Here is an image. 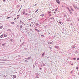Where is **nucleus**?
I'll return each instance as SVG.
<instances>
[{
	"mask_svg": "<svg viewBox=\"0 0 79 79\" xmlns=\"http://www.w3.org/2000/svg\"><path fill=\"white\" fill-rule=\"evenodd\" d=\"M73 6L74 8H75L76 7V6H75V5H73Z\"/></svg>",
	"mask_w": 79,
	"mask_h": 79,
	"instance_id": "obj_46",
	"label": "nucleus"
},
{
	"mask_svg": "<svg viewBox=\"0 0 79 79\" xmlns=\"http://www.w3.org/2000/svg\"><path fill=\"white\" fill-rule=\"evenodd\" d=\"M3 76L4 77H6V78L7 77H6V76H5V75H3Z\"/></svg>",
	"mask_w": 79,
	"mask_h": 79,
	"instance_id": "obj_37",
	"label": "nucleus"
},
{
	"mask_svg": "<svg viewBox=\"0 0 79 79\" xmlns=\"http://www.w3.org/2000/svg\"><path fill=\"white\" fill-rule=\"evenodd\" d=\"M35 75H36V76H39V74H38V73H35Z\"/></svg>",
	"mask_w": 79,
	"mask_h": 79,
	"instance_id": "obj_13",
	"label": "nucleus"
},
{
	"mask_svg": "<svg viewBox=\"0 0 79 79\" xmlns=\"http://www.w3.org/2000/svg\"><path fill=\"white\" fill-rule=\"evenodd\" d=\"M17 27H19V25H17Z\"/></svg>",
	"mask_w": 79,
	"mask_h": 79,
	"instance_id": "obj_62",
	"label": "nucleus"
},
{
	"mask_svg": "<svg viewBox=\"0 0 79 79\" xmlns=\"http://www.w3.org/2000/svg\"><path fill=\"white\" fill-rule=\"evenodd\" d=\"M20 23H21L22 24H24V25H25V24L23 22L22 20H20Z\"/></svg>",
	"mask_w": 79,
	"mask_h": 79,
	"instance_id": "obj_9",
	"label": "nucleus"
},
{
	"mask_svg": "<svg viewBox=\"0 0 79 79\" xmlns=\"http://www.w3.org/2000/svg\"><path fill=\"white\" fill-rule=\"evenodd\" d=\"M31 20H32V18L31 19H29L28 20V21H31Z\"/></svg>",
	"mask_w": 79,
	"mask_h": 79,
	"instance_id": "obj_34",
	"label": "nucleus"
},
{
	"mask_svg": "<svg viewBox=\"0 0 79 79\" xmlns=\"http://www.w3.org/2000/svg\"><path fill=\"white\" fill-rule=\"evenodd\" d=\"M11 31V29H9L8 30H7V31L10 32Z\"/></svg>",
	"mask_w": 79,
	"mask_h": 79,
	"instance_id": "obj_25",
	"label": "nucleus"
},
{
	"mask_svg": "<svg viewBox=\"0 0 79 79\" xmlns=\"http://www.w3.org/2000/svg\"><path fill=\"white\" fill-rule=\"evenodd\" d=\"M33 68H35V65H33Z\"/></svg>",
	"mask_w": 79,
	"mask_h": 79,
	"instance_id": "obj_44",
	"label": "nucleus"
},
{
	"mask_svg": "<svg viewBox=\"0 0 79 79\" xmlns=\"http://www.w3.org/2000/svg\"><path fill=\"white\" fill-rule=\"evenodd\" d=\"M41 36H43V37H44V35H41Z\"/></svg>",
	"mask_w": 79,
	"mask_h": 79,
	"instance_id": "obj_55",
	"label": "nucleus"
},
{
	"mask_svg": "<svg viewBox=\"0 0 79 79\" xmlns=\"http://www.w3.org/2000/svg\"><path fill=\"white\" fill-rule=\"evenodd\" d=\"M53 13L54 14H55L56 13V12H53Z\"/></svg>",
	"mask_w": 79,
	"mask_h": 79,
	"instance_id": "obj_59",
	"label": "nucleus"
},
{
	"mask_svg": "<svg viewBox=\"0 0 79 79\" xmlns=\"http://www.w3.org/2000/svg\"><path fill=\"white\" fill-rule=\"evenodd\" d=\"M75 9H76V10H78V8L77 7V6H76V7H75Z\"/></svg>",
	"mask_w": 79,
	"mask_h": 79,
	"instance_id": "obj_14",
	"label": "nucleus"
},
{
	"mask_svg": "<svg viewBox=\"0 0 79 79\" xmlns=\"http://www.w3.org/2000/svg\"><path fill=\"white\" fill-rule=\"evenodd\" d=\"M62 7H64V6L63 5H62Z\"/></svg>",
	"mask_w": 79,
	"mask_h": 79,
	"instance_id": "obj_60",
	"label": "nucleus"
},
{
	"mask_svg": "<svg viewBox=\"0 0 79 79\" xmlns=\"http://www.w3.org/2000/svg\"><path fill=\"white\" fill-rule=\"evenodd\" d=\"M21 8L19 9V10L17 12V13H19V11H20V10H21Z\"/></svg>",
	"mask_w": 79,
	"mask_h": 79,
	"instance_id": "obj_29",
	"label": "nucleus"
},
{
	"mask_svg": "<svg viewBox=\"0 0 79 79\" xmlns=\"http://www.w3.org/2000/svg\"><path fill=\"white\" fill-rule=\"evenodd\" d=\"M73 70H72L70 72L71 73V74H72V73H73Z\"/></svg>",
	"mask_w": 79,
	"mask_h": 79,
	"instance_id": "obj_38",
	"label": "nucleus"
},
{
	"mask_svg": "<svg viewBox=\"0 0 79 79\" xmlns=\"http://www.w3.org/2000/svg\"><path fill=\"white\" fill-rule=\"evenodd\" d=\"M22 27H23V25H20V28H22Z\"/></svg>",
	"mask_w": 79,
	"mask_h": 79,
	"instance_id": "obj_33",
	"label": "nucleus"
},
{
	"mask_svg": "<svg viewBox=\"0 0 79 79\" xmlns=\"http://www.w3.org/2000/svg\"><path fill=\"white\" fill-rule=\"evenodd\" d=\"M73 60H76V58H74Z\"/></svg>",
	"mask_w": 79,
	"mask_h": 79,
	"instance_id": "obj_49",
	"label": "nucleus"
},
{
	"mask_svg": "<svg viewBox=\"0 0 79 79\" xmlns=\"http://www.w3.org/2000/svg\"><path fill=\"white\" fill-rule=\"evenodd\" d=\"M69 11L70 14H72V12H71V11L70 10H69Z\"/></svg>",
	"mask_w": 79,
	"mask_h": 79,
	"instance_id": "obj_15",
	"label": "nucleus"
},
{
	"mask_svg": "<svg viewBox=\"0 0 79 79\" xmlns=\"http://www.w3.org/2000/svg\"><path fill=\"white\" fill-rule=\"evenodd\" d=\"M10 24H15V22H10Z\"/></svg>",
	"mask_w": 79,
	"mask_h": 79,
	"instance_id": "obj_16",
	"label": "nucleus"
},
{
	"mask_svg": "<svg viewBox=\"0 0 79 79\" xmlns=\"http://www.w3.org/2000/svg\"><path fill=\"white\" fill-rule=\"evenodd\" d=\"M24 48L25 50H27V48Z\"/></svg>",
	"mask_w": 79,
	"mask_h": 79,
	"instance_id": "obj_52",
	"label": "nucleus"
},
{
	"mask_svg": "<svg viewBox=\"0 0 79 79\" xmlns=\"http://www.w3.org/2000/svg\"><path fill=\"white\" fill-rule=\"evenodd\" d=\"M10 17H7V19H9V18H10Z\"/></svg>",
	"mask_w": 79,
	"mask_h": 79,
	"instance_id": "obj_47",
	"label": "nucleus"
},
{
	"mask_svg": "<svg viewBox=\"0 0 79 79\" xmlns=\"http://www.w3.org/2000/svg\"><path fill=\"white\" fill-rule=\"evenodd\" d=\"M7 36V35H6L4 34V37H6Z\"/></svg>",
	"mask_w": 79,
	"mask_h": 79,
	"instance_id": "obj_21",
	"label": "nucleus"
},
{
	"mask_svg": "<svg viewBox=\"0 0 79 79\" xmlns=\"http://www.w3.org/2000/svg\"><path fill=\"white\" fill-rule=\"evenodd\" d=\"M42 56L43 58H44V56H45V53L44 52L42 53Z\"/></svg>",
	"mask_w": 79,
	"mask_h": 79,
	"instance_id": "obj_5",
	"label": "nucleus"
},
{
	"mask_svg": "<svg viewBox=\"0 0 79 79\" xmlns=\"http://www.w3.org/2000/svg\"><path fill=\"white\" fill-rule=\"evenodd\" d=\"M52 42H48V44L49 45H50V44H52Z\"/></svg>",
	"mask_w": 79,
	"mask_h": 79,
	"instance_id": "obj_22",
	"label": "nucleus"
},
{
	"mask_svg": "<svg viewBox=\"0 0 79 79\" xmlns=\"http://www.w3.org/2000/svg\"><path fill=\"white\" fill-rule=\"evenodd\" d=\"M20 6V5H18L17 6V8H19V7Z\"/></svg>",
	"mask_w": 79,
	"mask_h": 79,
	"instance_id": "obj_31",
	"label": "nucleus"
},
{
	"mask_svg": "<svg viewBox=\"0 0 79 79\" xmlns=\"http://www.w3.org/2000/svg\"><path fill=\"white\" fill-rule=\"evenodd\" d=\"M38 10H39V9H37L35 11V13H37V11H38Z\"/></svg>",
	"mask_w": 79,
	"mask_h": 79,
	"instance_id": "obj_28",
	"label": "nucleus"
},
{
	"mask_svg": "<svg viewBox=\"0 0 79 79\" xmlns=\"http://www.w3.org/2000/svg\"><path fill=\"white\" fill-rule=\"evenodd\" d=\"M39 69H40V70H42V68H40Z\"/></svg>",
	"mask_w": 79,
	"mask_h": 79,
	"instance_id": "obj_45",
	"label": "nucleus"
},
{
	"mask_svg": "<svg viewBox=\"0 0 79 79\" xmlns=\"http://www.w3.org/2000/svg\"><path fill=\"white\" fill-rule=\"evenodd\" d=\"M64 17H66V15H64Z\"/></svg>",
	"mask_w": 79,
	"mask_h": 79,
	"instance_id": "obj_61",
	"label": "nucleus"
},
{
	"mask_svg": "<svg viewBox=\"0 0 79 79\" xmlns=\"http://www.w3.org/2000/svg\"><path fill=\"white\" fill-rule=\"evenodd\" d=\"M59 23L60 24H61L62 23V22H59Z\"/></svg>",
	"mask_w": 79,
	"mask_h": 79,
	"instance_id": "obj_27",
	"label": "nucleus"
},
{
	"mask_svg": "<svg viewBox=\"0 0 79 79\" xmlns=\"http://www.w3.org/2000/svg\"><path fill=\"white\" fill-rule=\"evenodd\" d=\"M3 2L4 3H5V2H6V0H3Z\"/></svg>",
	"mask_w": 79,
	"mask_h": 79,
	"instance_id": "obj_40",
	"label": "nucleus"
},
{
	"mask_svg": "<svg viewBox=\"0 0 79 79\" xmlns=\"http://www.w3.org/2000/svg\"><path fill=\"white\" fill-rule=\"evenodd\" d=\"M35 78H36V79H37L38 78H39V77H38V76H36L35 77Z\"/></svg>",
	"mask_w": 79,
	"mask_h": 79,
	"instance_id": "obj_24",
	"label": "nucleus"
},
{
	"mask_svg": "<svg viewBox=\"0 0 79 79\" xmlns=\"http://www.w3.org/2000/svg\"><path fill=\"white\" fill-rule=\"evenodd\" d=\"M43 65L44 66H45V64H44V63H43Z\"/></svg>",
	"mask_w": 79,
	"mask_h": 79,
	"instance_id": "obj_35",
	"label": "nucleus"
},
{
	"mask_svg": "<svg viewBox=\"0 0 79 79\" xmlns=\"http://www.w3.org/2000/svg\"><path fill=\"white\" fill-rule=\"evenodd\" d=\"M77 61H79V57H78L77 58Z\"/></svg>",
	"mask_w": 79,
	"mask_h": 79,
	"instance_id": "obj_39",
	"label": "nucleus"
},
{
	"mask_svg": "<svg viewBox=\"0 0 79 79\" xmlns=\"http://www.w3.org/2000/svg\"><path fill=\"white\" fill-rule=\"evenodd\" d=\"M48 27V25H46V26H44V27H45V28H47Z\"/></svg>",
	"mask_w": 79,
	"mask_h": 79,
	"instance_id": "obj_30",
	"label": "nucleus"
},
{
	"mask_svg": "<svg viewBox=\"0 0 79 79\" xmlns=\"http://www.w3.org/2000/svg\"><path fill=\"white\" fill-rule=\"evenodd\" d=\"M71 65H73V63L71 64Z\"/></svg>",
	"mask_w": 79,
	"mask_h": 79,
	"instance_id": "obj_64",
	"label": "nucleus"
},
{
	"mask_svg": "<svg viewBox=\"0 0 79 79\" xmlns=\"http://www.w3.org/2000/svg\"><path fill=\"white\" fill-rule=\"evenodd\" d=\"M13 77L14 78H16V75H13Z\"/></svg>",
	"mask_w": 79,
	"mask_h": 79,
	"instance_id": "obj_6",
	"label": "nucleus"
},
{
	"mask_svg": "<svg viewBox=\"0 0 79 79\" xmlns=\"http://www.w3.org/2000/svg\"><path fill=\"white\" fill-rule=\"evenodd\" d=\"M72 48H75V46H73Z\"/></svg>",
	"mask_w": 79,
	"mask_h": 79,
	"instance_id": "obj_42",
	"label": "nucleus"
},
{
	"mask_svg": "<svg viewBox=\"0 0 79 79\" xmlns=\"http://www.w3.org/2000/svg\"><path fill=\"white\" fill-rule=\"evenodd\" d=\"M73 46L75 47V45L74 44L73 45Z\"/></svg>",
	"mask_w": 79,
	"mask_h": 79,
	"instance_id": "obj_63",
	"label": "nucleus"
},
{
	"mask_svg": "<svg viewBox=\"0 0 79 79\" xmlns=\"http://www.w3.org/2000/svg\"><path fill=\"white\" fill-rule=\"evenodd\" d=\"M35 25H36V26H39V24H38V23H36L35 24Z\"/></svg>",
	"mask_w": 79,
	"mask_h": 79,
	"instance_id": "obj_26",
	"label": "nucleus"
},
{
	"mask_svg": "<svg viewBox=\"0 0 79 79\" xmlns=\"http://www.w3.org/2000/svg\"><path fill=\"white\" fill-rule=\"evenodd\" d=\"M55 48H58V46H55Z\"/></svg>",
	"mask_w": 79,
	"mask_h": 79,
	"instance_id": "obj_18",
	"label": "nucleus"
},
{
	"mask_svg": "<svg viewBox=\"0 0 79 79\" xmlns=\"http://www.w3.org/2000/svg\"><path fill=\"white\" fill-rule=\"evenodd\" d=\"M67 22H69V19H68L67 20Z\"/></svg>",
	"mask_w": 79,
	"mask_h": 79,
	"instance_id": "obj_50",
	"label": "nucleus"
},
{
	"mask_svg": "<svg viewBox=\"0 0 79 79\" xmlns=\"http://www.w3.org/2000/svg\"><path fill=\"white\" fill-rule=\"evenodd\" d=\"M78 67H76V69H77V70H78Z\"/></svg>",
	"mask_w": 79,
	"mask_h": 79,
	"instance_id": "obj_51",
	"label": "nucleus"
},
{
	"mask_svg": "<svg viewBox=\"0 0 79 79\" xmlns=\"http://www.w3.org/2000/svg\"><path fill=\"white\" fill-rule=\"evenodd\" d=\"M19 15H17V19H19Z\"/></svg>",
	"mask_w": 79,
	"mask_h": 79,
	"instance_id": "obj_11",
	"label": "nucleus"
},
{
	"mask_svg": "<svg viewBox=\"0 0 79 79\" xmlns=\"http://www.w3.org/2000/svg\"><path fill=\"white\" fill-rule=\"evenodd\" d=\"M3 37V34H2L0 36V38H2Z\"/></svg>",
	"mask_w": 79,
	"mask_h": 79,
	"instance_id": "obj_12",
	"label": "nucleus"
},
{
	"mask_svg": "<svg viewBox=\"0 0 79 79\" xmlns=\"http://www.w3.org/2000/svg\"><path fill=\"white\" fill-rule=\"evenodd\" d=\"M11 77H13V75H10Z\"/></svg>",
	"mask_w": 79,
	"mask_h": 79,
	"instance_id": "obj_56",
	"label": "nucleus"
},
{
	"mask_svg": "<svg viewBox=\"0 0 79 79\" xmlns=\"http://www.w3.org/2000/svg\"><path fill=\"white\" fill-rule=\"evenodd\" d=\"M2 28H3V26H0V29H2Z\"/></svg>",
	"mask_w": 79,
	"mask_h": 79,
	"instance_id": "obj_32",
	"label": "nucleus"
},
{
	"mask_svg": "<svg viewBox=\"0 0 79 79\" xmlns=\"http://www.w3.org/2000/svg\"><path fill=\"white\" fill-rule=\"evenodd\" d=\"M31 58V56H30L27 57V58H25V60H30Z\"/></svg>",
	"mask_w": 79,
	"mask_h": 79,
	"instance_id": "obj_1",
	"label": "nucleus"
},
{
	"mask_svg": "<svg viewBox=\"0 0 79 79\" xmlns=\"http://www.w3.org/2000/svg\"><path fill=\"white\" fill-rule=\"evenodd\" d=\"M58 7L56 8V9H55V11H58Z\"/></svg>",
	"mask_w": 79,
	"mask_h": 79,
	"instance_id": "obj_23",
	"label": "nucleus"
},
{
	"mask_svg": "<svg viewBox=\"0 0 79 79\" xmlns=\"http://www.w3.org/2000/svg\"><path fill=\"white\" fill-rule=\"evenodd\" d=\"M75 53H77V51H76L75 52Z\"/></svg>",
	"mask_w": 79,
	"mask_h": 79,
	"instance_id": "obj_57",
	"label": "nucleus"
},
{
	"mask_svg": "<svg viewBox=\"0 0 79 79\" xmlns=\"http://www.w3.org/2000/svg\"><path fill=\"white\" fill-rule=\"evenodd\" d=\"M16 18H15L14 19V20H16Z\"/></svg>",
	"mask_w": 79,
	"mask_h": 79,
	"instance_id": "obj_58",
	"label": "nucleus"
},
{
	"mask_svg": "<svg viewBox=\"0 0 79 79\" xmlns=\"http://www.w3.org/2000/svg\"><path fill=\"white\" fill-rule=\"evenodd\" d=\"M25 13H26V10H23L22 12L23 15L25 14Z\"/></svg>",
	"mask_w": 79,
	"mask_h": 79,
	"instance_id": "obj_8",
	"label": "nucleus"
},
{
	"mask_svg": "<svg viewBox=\"0 0 79 79\" xmlns=\"http://www.w3.org/2000/svg\"><path fill=\"white\" fill-rule=\"evenodd\" d=\"M25 43H26V42H23L22 44H21L20 45V47H22V46L23 45H24Z\"/></svg>",
	"mask_w": 79,
	"mask_h": 79,
	"instance_id": "obj_4",
	"label": "nucleus"
},
{
	"mask_svg": "<svg viewBox=\"0 0 79 79\" xmlns=\"http://www.w3.org/2000/svg\"><path fill=\"white\" fill-rule=\"evenodd\" d=\"M54 19V17H52L50 19Z\"/></svg>",
	"mask_w": 79,
	"mask_h": 79,
	"instance_id": "obj_41",
	"label": "nucleus"
},
{
	"mask_svg": "<svg viewBox=\"0 0 79 79\" xmlns=\"http://www.w3.org/2000/svg\"><path fill=\"white\" fill-rule=\"evenodd\" d=\"M35 30L36 31H37V32H40V30L37 29H35Z\"/></svg>",
	"mask_w": 79,
	"mask_h": 79,
	"instance_id": "obj_7",
	"label": "nucleus"
},
{
	"mask_svg": "<svg viewBox=\"0 0 79 79\" xmlns=\"http://www.w3.org/2000/svg\"><path fill=\"white\" fill-rule=\"evenodd\" d=\"M66 8H67V10H68V11H69V10H70L69 8V7H66Z\"/></svg>",
	"mask_w": 79,
	"mask_h": 79,
	"instance_id": "obj_19",
	"label": "nucleus"
},
{
	"mask_svg": "<svg viewBox=\"0 0 79 79\" xmlns=\"http://www.w3.org/2000/svg\"><path fill=\"white\" fill-rule=\"evenodd\" d=\"M40 16H42V17H43V16H44V14H43L41 15H40Z\"/></svg>",
	"mask_w": 79,
	"mask_h": 79,
	"instance_id": "obj_17",
	"label": "nucleus"
},
{
	"mask_svg": "<svg viewBox=\"0 0 79 79\" xmlns=\"http://www.w3.org/2000/svg\"><path fill=\"white\" fill-rule=\"evenodd\" d=\"M10 42H13V41H14V40H13V39H11L10 40Z\"/></svg>",
	"mask_w": 79,
	"mask_h": 79,
	"instance_id": "obj_10",
	"label": "nucleus"
},
{
	"mask_svg": "<svg viewBox=\"0 0 79 79\" xmlns=\"http://www.w3.org/2000/svg\"><path fill=\"white\" fill-rule=\"evenodd\" d=\"M75 16H77V13H75Z\"/></svg>",
	"mask_w": 79,
	"mask_h": 79,
	"instance_id": "obj_48",
	"label": "nucleus"
},
{
	"mask_svg": "<svg viewBox=\"0 0 79 79\" xmlns=\"http://www.w3.org/2000/svg\"><path fill=\"white\" fill-rule=\"evenodd\" d=\"M28 15H29V14H27V13H26V14H25V16H26V15H27V16Z\"/></svg>",
	"mask_w": 79,
	"mask_h": 79,
	"instance_id": "obj_20",
	"label": "nucleus"
},
{
	"mask_svg": "<svg viewBox=\"0 0 79 79\" xmlns=\"http://www.w3.org/2000/svg\"><path fill=\"white\" fill-rule=\"evenodd\" d=\"M52 16V14H50L48 16L50 17V16Z\"/></svg>",
	"mask_w": 79,
	"mask_h": 79,
	"instance_id": "obj_53",
	"label": "nucleus"
},
{
	"mask_svg": "<svg viewBox=\"0 0 79 79\" xmlns=\"http://www.w3.org/2000/svg\"><path fill=\"white\" fill-rule=\"evenodd\" d=\"M27 60H25L24 61L25 62H27Z\"/></svg>",
	"mask_w": 79,
	"mask_h": 79,
	"instance_id": "obj_54",
	"label": "nucleus"
},
{
	"mask_svg": "<svg viewBox=\"0 0 79 79\" xmlns=\"http://www.w3.org/2000/svg\"><path fill=\"white\" fill-rule=\"evenodd\" d=\"M71 10L72 11H74V10L73 9H72Z\"/></svg>",
	"mask_w": 79,
	"mask_h": 79,
	"instance_id": "obj_43",
	"label": "nucleus"
},
{
	"mask_svg": "<svg viewBox=\"0 0 79 79\" xmlns=\"http://www.w3.org/2000/svg\"><path fill=\"white\" fill-rule=\"evenodd\" d=\"M52 13L51 11H49L48 13V14H50V13Z\"/></svg>",
	"mask_w": 79,
	"mask_h": 79,
	"instance_id": "obj_36",
	"label": "nucleus"
},
{
	"mask_svg": "<svg viewBox=\"0 0 79 79\" xmlns=\"http://www.w3.org/2000/svg\"><path fill=\"white\" fill-rule=\"evenodd\" d=\"M6 43H3L2 44V46L3 47H6Z\"/></svg>",
	"mask_w": 79,
	"mask_h": 79,
	"instance_id": "obj_3",
	"label": "nucleus"
},
{
	"mask_svg": "<svg viewBox=\"0 0 79 79\" xmlns=\"http://www.w3.org/2000/svg\"><path fill=\"white\" fill-rule=\"evenodd\" d=\"M56 2L58 5H60V1L59 0H56Z\"/></svg>",
	"mask_w": 79,
	"mask_h": 79,
	"instance_id": "obj_2",
	"label": "nucleus"
}]
</instances>
